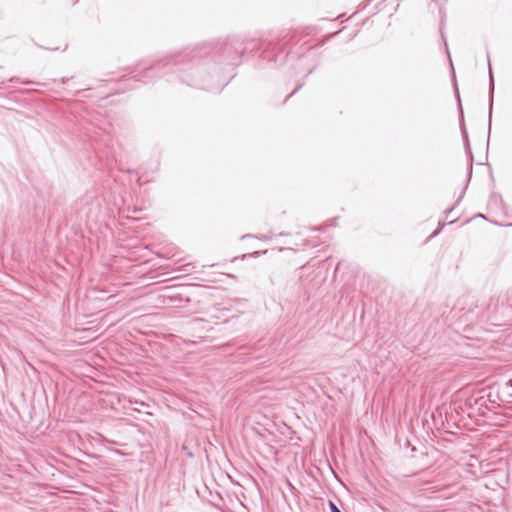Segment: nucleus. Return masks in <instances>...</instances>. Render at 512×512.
<instances>
[{
  "mask_svg": "<svg viewBox=\"0 0 512 512\" xmlns=\"http://www.w3.org/2000/svg\"><path fill=\"white\" fill-rule=\"evenodd\" d=\"M490 464H483L480 463V474H477L475 471H473V474L476 477L485 476V486L490 489H495V486L504 488V486L508 482V475L506 471L502 469H488V466Z\"/></svg>",
  "mask_w": 512,
  "mask_h": 512,
  "instance_id": "nucleus-1",
  "label": "nucleus"
},
{
  "mask_svg": "<svg viewBox=\"0 0 512 512\" xmlns=\"http://www.w3.org/2000/svg\"><path fill=\"white\" fill-rule=\"evenodd\" d=\"M493 92H494V81L492 72L490 71V91H489V125L491 124L492 108H493Z\"/></svg>",
  "mask_w": 512,
  "mask_h": 512,
  "instance_id": "nucleus-2",
  "label": "nucleus"
},
{
  "mask_svg": "<svg viewBox=\"0 0 512 512\" xmlns=\"http://www.w3.org/2000/svg\"><path fill=\"white\" fill-rule=\"evenodd\" d=\"M331 512H341L340 509L332 501L329 502Z\"/></svg>",
  "mask_w": 512,
  "mask_h": 512,
  "instance_id": "nucleus-3",
  "label": "nucleus"
},
{
  "mask_svg": "<svg viewBox=\"0 0 512 512\" xmlns=\"http://www.w3.org/2000/svg\"><path fill=\"white\" fill-rule=\"evenodd\" d=\"M456 96H457L458 101L460 102V96H459L458 90H456ZM459 107H461L460 103H459ZM460 115H461V118H463V110H462V108H460Z\"/></svg>",
  "mask_w": 512,
  "mask_h": 512,
  "instance_id": "nucleus-4",
  "label": "nucleus"
},
{
  "mask_svg": "<svg viewBox=\"0 0 512 512\" xmlns=\"http://www.w3.org/2000/svg\"><path fill=\"white\" fill-rule=\"evenodd\" d=\"M444 225H445L444 223L439 222V226H440V227H439L436 231H434V233L432 234V236L437 235V234L440 232L441 228H443V227H444Z\"/></svg>",
  "mask_w": 512,
  "mask_h": 512,
  "instance_id": "nucleus-5",
  "label": "nucleus"
},
{
  "mask_svg": "<svg viewBox=\"0 0 512 512\" xmlns=\"http://www.w3.org/2000/svg\"><path fill=\"white\" fill-rule=\"evenodd\" d=\"M452 210H453V207L448 208V209H446V210H445V212H444V213H445V217H446V218H448V215H451Z\"/></svg>",
  "mask_w": 512,
  "mask_h": 512,
  "instance_id": "nucleus-6",
  "label": "nucleus"
},
{
  "mask_svg": "<svg viewBox=\"0 0 512 512\" xmlns=\"http://www.w3.org/2000/svg\"><path fill=\"white\" fill-rule=\"evenodd\" d=\"M301 85L297 86L296 89L288 96L290 97L291 95H293L298 89H300Z\"/></svg>",
  "mask_w": 512,
  "mask_h": 512,
  "instance_id": "nucleus-7",
  "label": "nucleus"
}]
</instances>
